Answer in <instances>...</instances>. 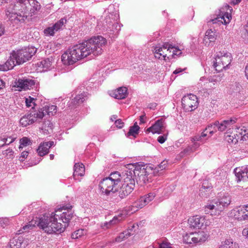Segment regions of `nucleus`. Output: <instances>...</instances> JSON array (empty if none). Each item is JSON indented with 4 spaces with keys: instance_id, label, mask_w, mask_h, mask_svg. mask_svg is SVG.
Listing matches in <instances>:
<instances>
[{
    "instance_id": "4be33fe9",
    "label": "nucleus",
    "mask_w": 248,
    "mask_h": 248,
    "mask_svg": "<svg viewBox=\"0 0 248 248\" xmlns=\"http://www.w3.org/2000/svg\"><path fill=\"white\" fill-rule=\"evenodd\" d=\"M217 35L216 32L211 29L208 30L205 34L203 42L206 46H212L216 40Z\"/></svg>"
},
{
    "instance_id": "bb28decb",
    "label": "nucleus",
    "mask_w": 248,
    "mask_h": 248,
    "mask_svg": "<svg viewBox=\"0 0 248 248\" xmlns=\"http://www.w3.org/2000/svg\"><path fill=\"white\" fill-rule=\"evenodd\" d=\"M127 95V90L125 87H120L115 90L111 94V96L118 99L125 98Z\"/></svg>"
},
{
    "instance_id": "6e6552de",
    "label": "nucleus",
    "mask_w": 248,
    "mask_h": 248,
    "mask_svg": "<svg viewBox=\"0 0 248 248\" xmlns=\"http://www.w3.org/2000/svg\"><path fill=\"white\" fill-rule=\"evenodd\" d=\"M99 187L102 194L108 196L117 191L119 185L106 177L100 182Z\"/></svg>"
},
{
    "instance_id": "bf43d9fd",
    "label": "nucleus",
    "mask_w": 248,
    "mask_h": 248,
    "mask_svg": "<svg viewBox=\"0 0 248 248\" xmlns=\"http://www.w3.org/2000/svg\"><path fill=\"white\" fill-rule=\"evenodd\" d=\"M29 154V152L27 151H24L22 152L21 156L19 157V159L21 161H23L24 159L27 158Z\"/></svg>"
},
{
    "instance_id": "69168bd1",
    "label": "nucleus",
    "mask_w": 248,
    "mask_h": 248,
    "mask_svg": "<svg viewBox=\"0 0 248 248\" xmlns=\"http://www.w3.org/2000/svg\"><path fill=\"white\" fill-rule=\"evenodd\" d=\"M135 225L134 224H132L129 226L128 228L125 231H128L129 232H131V235H133L134 233H133V230L135 228Z\"/></svg>"
},
{
    "instance_id": "680f3d73",
    "label": "nucleus",
    "mask_w": 248,
    "mask_h": 248,
    "mask_svg": "<svg viewBox=\"0 0 248 248\" xmlns=\"http://www.w3.org/2000/svg\"><path fill=\"white\" fill-rule=\"evenodd\" d=\"M166 140H167V137H166V136H165L164 135L159 136L157 138V141L160 143H161V144L163 143L166 141Z\"/></svg>"
},
{
    "instance_id": "864d4df0",
    "label": "nucleus",
    "mask_w": 248,
    "mask_h": 248,
    "mask_svg": "<svg viewBox=\"0 0 248 248\" xmlns=\"http://www.w3.org/2000/svg\"><path fill=\"white\" fill-rule=\"evenodd\" d=\"M167 165L168 161L167 160H163L158 165L157 167L155 168V170H156L157 171H158L159 170H163L167 168Z\"/></svg>"
},
{
    "instance_id": "c9c22d12",
    "label": "nucleus",
    "mask_w": 248,
    "mask_h": 248,
    "mask_svg": "<svg viewBox=\"0 0 248 248\" xmlns=\"http://www.w3.org/2000/svg\"><path fill=\"white\" fill-rule=\"evenodd\" d=\"M205 183H203V185ZM212 187L211 186H205L204 185L202 186V187L200 188V195L202 197H207L209 195L210 192L211 191Z\"/></svg>"
},
{
    "instance_id": "4468645a",
    "label": "nucleus",
    "mask_w": 248,
    "mask_h": 248,
    "mask_svg": "<svg viewBox=\"0 0 248 248\" xmlns=\"http://www.w3.org/2000/svg\"><path fill=\"white\" fill-rule=\"evenodd\" d=\"M171 45L168 43H165L162 47L155 46L154 48L155 56V58L160 59L162 57L165 61H167V56L168 55L166 52H171Z\"/></svg>"
},
{
    "instance_id": "79ce46f5",
    "label": "nucleus",
    "mask_w": 248,
    "mask_h": 248,
    "mask_svg": "<svg viewBox=\"0 0 248 248\" xmlns=\"http://www.w3.org/2000/svg\"><path fill=\"white\" fill-rule=\"evenodd\" d=\"M20 143L19 149H22L23 147L27 146L32 144L31 140L27 137H23L20 140Z\"/></svg>"
},
{
    "instance_id": "3c124183",
    "label": "nucleus",
    "mask_w": 248,
    "mask_h": 248,
    "mask_svg": "<svg viewBox=\"0 0 248 248\" xmlns=\"http://www.w3.org/2000/svg\"><path fill=\"white\" fill-rule=\"evenodd\" d=\"M35 99L34 98L31 97L29 96L28 98H26V104L27 107H32V108H34L36 106V104L35 103Z\"/></svg>"
},
{
    "instance_id": "a19ab883",
    "label": "nucleus",
    "mask_w": 248,
    "mask_h": 248,
    "mask_svg": "<svg viewBox=\"0 0 248 248\" xmlns=\"http://www.w3.org/2000/svg\"><path fill=\"white\" fill-rule=\"evenodd\" d=\"M139 129L140 127L137 125V123H135L134 125L130 127L129 130L127 133V136H135V135L138 133Z\"/></svg>"
},
{
    "instance_id": "e2e57ef3",
    "label": "nucleus",
    "mask_w": 248,
    "mask_h": 248,
    "mask_svg": "<svg viewBox=\"0 0 248 248\" xmlns=\"http://www.w3.org/2000/svg\"><path fill=\"white\" fill-rule=\"evenodd\" d=\"M200 144L196 141H194V143L192 145V147L190 148V150H191L192 152H193L196 149L198 148Z\"/></svg>"
},
{
    "instance_id": "9d476101",
    "label": "nucleus",
    "mask_w": 248,
    "mask_h": 248,
    "mask_svg": "<svg viewBox=\"0 0 248 248\" xmlns=\"http://www.w3.org/2000/svg\"><path fill=\"white\" fill-rule=\"evenodd\" d=\"M182 104L186 111H191L198 107V98L195 95L193 94L185 95L182 99Z\"/></svg>"
},
{
    "instance_id": "ea45409f",
    "label": "nucleus",
    "mask_w": 248,
    "mask_h": 248,
    "mask_svg": "<svg viewBox=\"0 0 248 248\" xmlns=\"http://www.w3.org/2000/svg\"><path fill=\"white\" fill-rule=\"evenodd\" d=\"M87 234V231L84 229H78L74 232L71 235L73 239H78Z\"/></svg>"
},
{
    "instance_id": "ddd939ff",
    "label": "nucleus",
    "mask_w": 248,
    "mask_h": 248,
    "mask_svg": "<svg viewBox=\"0 0 248 248\" xmlns=\"http://www.w3.org/2000/svg\"><path fill=\"white\" fill-rule=\"evenodd\" d=\"M188 224L191 229H201L207 225L205 217L199 216L189 217L188 219Z\"/></svg>"
},
{
    "instance_id": "6ab92c4d",
    "label": "nucleus",
    "mask_w": 248,
    "mask_h": 248,
    "mask_svg": "<svg viewBox=\"0 0 248 248\" xmlns=\"http://www.w3.org/2000/svg\"><path fill=\"white\" fill-rule=\"evenodd\" d=\"M156 194L154 192H150L148 194L140 197L136 202H135V206L138 208H142L155 197Z\"/></svg>"
},
{
    "instance_id": "dca6fc26",
    "label": "nucleus",
    "mask_w": 248,
    "mask_h": 248,
    "mask_svg": "<svg viewBox=\"0 0 248 248\" xmlns=\"http://www.w3.org/2000/svg\"><path fill=\"white\" fill-rule=\"evenodd\" d=\"M232 214L238 220H248V205L236 208L232 210Z\"/></svg>"
},
{
    "instance_id": "f257e3e1",
    "label": "nucleus",
    "mask_w": 248,
    "mask_h": 248,
    "mask_svg": "<svg viewBox=\"0 0 248 248\" xmlns=\"http://www.w3.org/2000/svg\"><path fill=\"white\" fill-rule=\"evenodd\" d=\"M106 44V39L103 37L94 36L69 48L62 55V61L64 64L69 65L92 54L98 56L102 53Z\"/></svg>"
},
{
    "instance_id": "2eb2a0df",
    "label": "nucleus",
    "mask_w": 248,
    "mask_h": 248,
    "mask_svg": "<svg viewBox=\"0 0 248 248\" xmlns=\"http://www.w3.org/2000/svg\"><path fill=\"white\" fill-rule=\"evenodd\" d=\"M135 185L122 182V186L119 192L118 197L115 199V202H119L122 199L126 198L129 195L135 188Z\"/></svg>"
},
{
    "instance_id": "f03ea898",
    "label": "nucleus",
    "mask_w": 248,
    "mask_h": 248,
    "mask_svg": "<svg viewBox=\"0 0 248 248\" xmlns=\"http://www.w3.org/2000/svg\"><path fill=\"white\" fill-rule=\"evenodd\" d=\"M40 8V3L36 0H19L6 6L5 15L13 24H18L31 19Z\"/></svg>"
},
{
    "instance_id": "f704fd0d",
    "label": "nucleus",
    "mask_w": 248,
    "mask_h": 248,
    "mask_svg": "<svg viewBox=\"0 0 248 248\" xmlns=\"http://www.w3.org/2000/svg\"><path fill=\"white\" fill-rule=\"evenodd\" d=\"M234 244L232 238H228L221 242L219 248H233Z\"/></svg>"
},
{
    "instance_id": "09e8293b",
    "label": "nucleus",
    "mask_w": 248,
    "mask_h": 248,
    "mask_svg": "<svg viewBox=\"0 0 248 248\" xmlns=\"http://www.w3.org/2000/svg\"><path fill=\"white\" fill-rule=\"evenodd\" d=\"M56 31L53 26L47 27L44 30V33L46 36H53Z\"/></svg>"
},
{
    "instance_id": "423d86ee",
    "label": "nucleus",
    "mask_w": 248,
    "mask_h": 248,
    "mask_svg": "<svg viewBox=\"0 0 248 248\" xmlns=\"http://www.w3.org/2000/svg\"><path fill=\"white\" fill-rule=\"evenodd\" d=\"M134 174L138 184L142 186L149 181L150 175L152 170L150 167L146 165L133 164Z\"/></svg>"
},
{
    "instance_id": "13d9d810",
    "label": "nucleus",
    "mask_w": 248,
    "mask_h": 248,
    "mask_svg": "<svg viewBox=\"0 0 248 248\" xmlns=\"http://www.w3.org/2000/svg\"><path fill=\"white\" fill-rule=\"evenodd\" d=\"M115 124L116 126L119 128H122L124 125V123L120 119L116 120L115 122Z\"/></svg>"
},
{
    "instance_id": "052dcab7",
    "label": "nucleus",
    "mask_w": 248,
    "mask_h": 248,
    "mask_svg": "<svg viewBox=\"0 0 248 248\" xmlns=\"http://www.w3.org/2000/svg\"><path fill=\"white\" fill-rule=\"evenodd\" d=\"M159 248H171L170 244L167 242H163L159 245Z\"/></svg>"
},
{
    "instance_id": "338daca9",
    "label": "nucleus",
    "mask_w": 248,
    "mask_h": 248,
    "mask_svg": "<svg viewBox=\"0 0 248 248\" xmlns=\"http://www.w3.org/2000/svg\"><path fill=\"white\" fill-rule=\"evenodd\" d=\"M7 139L3 138L0 139V147L3 146L6 142Z\"/></svg>"
},
{
    "instance_id": "c756f323",
    "label": "nucleus",
    "mask_w": 248,
    "mask_h": 248,
    "mask_svg": "<svg viewBox=\"0 0 248 248\" xmlns=\"http://www.w3.org/2000/svg\"><path fill=\"white\" fill-rule=\"evenodd\" d=\"M194 235H195V244L205 242L208 237V234L204 232H194Z\"/></svg>"
},
{
    "instance_id": "39448f33",
    "label": "nucleus",
    "mask_w": 248,
    "mask_h": 248,
    "mask_svg": "<svg viewBox=\"0 0 248 248\" xmlns=\"http://www.w3.org/2000/svg\"><path fill=\"white\" fill-rule=\"evenodd\" d=\"M36 51V48L31 46L13 50L11 53L16 60V63L20 65L30 60L35 54Z\"/></svg>"
},
{
    "instance_id": "a18cd8bd",
    "label": "nucleus",
    "mask_w": 248,
    "mask_h": 248,
    "mask_svg": "<svg viewBox=\"0 0 248 248\" xmlns=\"http://www.w3.org/2000/svg\"><path fill=\"white\" fill-rule=\"evenodd\" d=\"M205 131L207 132H209L210 134L212 135L215 132L217 131V125H215V122L214 123H212L208 125L205 128Z\"/></svg>"
},
{
    "instance_id": "4c0bfd02",
    "label": "nucleus",
    "mask_w": 248,
    "mask_h": 248,
    "mask_svg": "<svg viewBox=\"0 0 248 248\" xmlns=\"http://www.w3.org/2000/svg\"><path fill=\"white\" fill-rule=\"evenodd\" d=\"M131 235V232H129L128 231H124V232L121 233L118 236L116 237L115 239V242H121V241L124 240V239L127 238L128 237Z\"/></svg>"
},
{
    "instance_id": "20e7f679",
    "label": "nucleus",
    "mask_w": 248,
    "mask_h": 248,
    "mask_svg": "<svg viewBox=\"0 0 248 248\" xmlns=\"http://www.w3.org/2000/svg\"><path fill=\"white\" fill-rule=\"evenodd\" d=\"M231 202V198L228 193H224L220 196L218 201L214 204H207L205 206L206 214H210L211 216H217L227 207Z\"/></svg>"
},
{
    "instance_id": "c85d7f7f",
    "label": "nucleus",
    "mask_w": 248,
    "mask_h": 248,
    "mask_svg": "<svg viewBox=\"0 0 248 248\" xmlns=\"http://www.w3.org/2000/svg\"><path fill=\"white\" fill-rule=\"evenodd\" d=\"M74 171L73 173V176L75 177L76 176H82L84 174L85 168L83 164H79L78 163H75L74 167Z\"/></svg>"
},
{
    "instance_id": "4d7b16f0",
    "label": "nucleus",
    "mask_w": 248,
    "mask_h": 248,
    "mask_svg": "<svg viewBox=\"0 0 248 248\" xmlns=\"http://www.w3.org/2000/svg\"><path fill=\"white\" fill-rule=\"evenodd\" d=\"M209 22H212L213 24H223V20H222L221 19H220V16H218L216 18H215L214 19H211Z\"/></svg>"
},
{
    "instance_id": "7ed1b4c3",
    "label": "nucleus",
    "mask_w": 248,
    "mask_h": 248,
    "mask_svg": "<svg viewBox=\"0 0 248 248\" xmlns=\"http://www.w3.org/2000/svg\"><path fill=\"white\" fill-rule=\"evenodd\" d=\"M66 209V211L63 212L60 217V220L62 221L63 224L58 222L57 217H59V215L52 212L49 216H42L39 220L38 225L47 233L63 232L73 217L72 210L67 207Z\"/></svg>"
},
{
    "instance_id": "58836bf2",
    "label": "nucleus",
    "mask_w": 248,
    "mask_h": 248,
    "mask_svg": "<svg viewBox=\"0 0 248 248\" xmlns=\"http://www.w3.org/2000/svg\"><path fill=\"white\" fill-rule=\"evenodd\" d=\"M131 235V232H129L128 231H124V232L121 233L118 236L116 237L115 239V242H121V241L124 240V239L127 238L128 237Z\"/></svg>"
},
{
    "instance_id": "5701e85b",
    "label": "nucleus",
    "mask_w": 248,
    "mask_h": 248,
    "mask_svg": "<svg viewBox=\"0 0 248 248\" xmlns=\"http://www.w3.org/2000/svg\"><path fill=\"white\" fill-rule=\"evenodd\" d=\"M235 123V120L231 118L229 120L222 121L220 122L218 121H215V125H217V130L222 132L227 128L230 127L232 124Z\"/></svg>"
},
{
    "instance_id": "a211bd4d",
    "label": "nucleus",
    "mask_w": 248,
    "mask_h": 248,
    "mask_svg": "<svg viewBox=\"0 0 248 248\" xmlns=\"http://www.w3.org/2000/svg\"><path fill=\"white\" fill-rule=\"evenodd\" d=\"M233 171L237 182L241 181H246L248 180V165L246 167L236 168Z\"/></svg>"
},
{
    "instance_id": "0eeeda50",
    "label": "nucleus",
    "mask_w": 248,
    "mask_h": 248,
    "mask_svg": "<svg viewBox=\"0 0 248 248\" xmlns=\"http://www.w3.org/2000/svg\"><path fill=\"white\" fill-rule=\"evenodd\" d=\"M232 60L230 53L219 52L216 58L214 66L216 70L218 72L225 69L230 65Z\"/></svg>"
},
{
    "instance_id": "de8ad7c7",
    "label": "nucleus",
    "mask_w": 248,
    "mask_h": 248,
    "mask_svg": "<svg viewBox=\"0 0 248 248\" xmlns=\"http://www.w3.org/2000/svg\"><path fill=\"white\" fill-rule=\"evenodd\" d=\"M220 19L223 20V24L226 25L230 22L232 19V16L230 13L225 12L223 15L220 16Z\"/></svg>"
},
{
    "instance_id": "37998d69",
    "label": "nucleus",
    "mask_w": 248,
    "mask_h": 248,
    "mask_svg": "<svg viewBox=\"0 0 248 248\" xmlns=\"http://www.w3.org/2000/svg\"><path fill=\"white\" fill-rule=\"evenodd\" d=\"M118 218L117 217H114L109 222H105L101 226L103 229H107L109 228L111 225L115 224L119 222Z\"/></svg>"
},
{
    "instance_id": "cd10ccee",
    "label": "nucleus",
    "mask_w": 248,
    "mask_h": 248,
    "mask_svg": "<svg viewBox=\"0 0 248 248\" xmlns=\"http://www.w3.org/2000/svg\"><path fill=\"white\" fill-rule=\"evenodd\" d=\"M23 243V238L18 237H14L10 240L8 246V248H21Z\"/></svg>"
},
{
    "instance_id": "e433bc0d",
    "label": "nucleus",
    "mask_w": 248,
    "mask_h": 248,
    "mask_svg": "<svg viewBox=\"0 0 248 248\" xmlns=\"http://www.w3.org/2000/svg\"><path fill=\"white\" fill-rule=\"evenodd\" d=\"M194 232L189 234H186L184 236L183 240L184 243L187 244H195Z\"/></svg>"
},
{
    "instance_id": "603ef678",
    "label": "nucleus",
    "mask_w": 248,
    "mask_h": 248,
    "mask_svg": "<svg viewBox=\"0 0 248 248\" xmlns=\"http://www.w3.org/2000/svg\"><path fill=\"white\" fill-rule=\"evenodd\" d=\"M14 151L12 149L9 148L2 152V155L7 157V158H12L13 157Z\"/></svg>"
},
{
    "instance_id": "a878e982",
    "label": "nucleus",
    "mask_w": 248,
    "mask_h": 248,
    "mask_svg": "<svg viewBox=\"0 0 248 248\" xmlns=\"http://www.w3.org/2000/svg\"><path fill=\"white\" fill-rule=\"evenodd\" d=\"M230 93L236 97H239L244 94V89L239 83L236 82L232 85Z\"/></svg>"
},
{
    "instance_id": "5fc2aeb1",
    "label": "nucleus",
    "mask_w": 248,
    "mask_h": 248,
    "mask_svg": "<svg viewBox=\"0 0 248 248\" xmlns=\"http://www.w3.org/2000/svg\"><path fill=\"white\" fill-rule=\"evenodd\" d=\"M51 126L52 124L49 121L47 120L43 123L42 129L48 130V128H50V129H51Z\"/></svg>"
},
{
    "instance_id": "473e14b6",
    "label": "nucleus",
    "mask_w": 248,
    "mask_h": 248,
    "mask_svg": "<svg viewBox=\"0 0 248 248\" xmlns=\"http://www.w3.org/2000/svg\"><path fill=\"white\" fill-rule=\"evenodd\" d=\"M107 178L110 179L111 181L115 182L117 185H119L122 180V175L119 172L115 171L111 173L109 177Z\"/></svg>"
},
{
    "instance_id": "774afa93",
    "label": "nucleus",
    "mask_w": 248,
    "mask_h": 248,
    "mask_svg": "<svg viewBox=\"0 0 248 248\" xmlns=\"http://www.w3.org/2000/svg\"><path fill=\"white\" fill-rule=\"evenodd\" d=\"M202 137L201 135H197V136H195L193 138V141H201V140H202Z\"/></svg>"
},
{
    "instance_id": "b1692460",
    "label": "nucleus",
    "mask_w": 248,
    "mask_h": 248,
    "mask_svg": "<svg viewBox=\"0 0 248 248\" xmlns=\"http://www.w3.org/2000/svg\"><path fill=\"white\" fill-rule=\"evenodd\" d=\"M87 99V94L86 93H83L78 94L73 99L70 104V107L71 108H76L81 104Z\"/></svg>"
},
{
    "instance_id": "412c9836",
    "label": "nucleus",
    "mask_w": 248,
    "mask_h": 248,
    "mask_svg": "<svg viewBox=\"0 0 248 248\" xmlns=\"http://www.w3.org/2000/svg\"><path fill=\"white\" fill-rule=\"evenodd\" d=\"M164 122L162 119L157 120L154 124L147 129L146 131L152 132L153 134H160L164 127Z\"/></svg>"
},
{
    "instance_id": "72a5a7b5",
    "label": "nucleus",
    "mask_w": 248,
    "mask_h": 248,
    "mask_svg": "<svg viewBox=\"0 0 248 248\" xmlns=\"http://www.w3.org/2000/svg\"><path fill=\"white\" fill-rule=\"evenodd\" d=\"M223 75L219 74L214 75L209 78V81L210 82L213 83L214 85L217 86L219 85L223 80Z\"/></svg>"
},
{
    "instance_id": "8fccbe9b",
    "label": "nucleus",
    "mask_w": 248,
    "mask_h": 248,
    "mask_svg": "<svg viewBox=\"0 0 248 248\" xmlns=\"http://www.w3.org/2000/svg\"><path fill=\"white\" fill-rule=\"evenodd\" d=\"M172 54L168 56V59L173 58L174 55L179 56L181 54V50L171 45V48Z\"/></svg>"
},
{
    "instance_id": "6e6d98bb",
    "label": "nucleus",
    "mask_w": 248,
    "mask_h": 248,
    "mask_svg": "<svg viewBox=\"0 0 248 248\" xmlns=\"http://www.w3.org/2000/svg\"><path fill=\"white\" fill-rule=\"evenodd\" d=\"M9 223V219L7 218H0V226L4 228Z\"/></svg>"
},
{
    "instance_id": "f8f14e48",
    "label": "nucleus",
    "mask_w": 248,
    "mask_h": 248,
    "mask_svg": "<svg viewBox=\"0 0 248 248\" xmlns=\"http://www.w3.org/2000/svg\"><path fill=\"white\" fill-rule=\"evenodd\" d=\"M134 166L133 164H129L127 165L124 172L122 174V182L128 183L135 185V176L133 170Z\"/></svg>"
},
{
    "instance_id": "2f4dec72",
    "label": "nucleus",
    "mask_w": 248,
    "mask_h": 248,
    "mask_svg": "<svg viewBox=\"0 0 248 248\" xmlns=\"http://www.w3.org/2000/svg\"><path fill=\"white\" fill-rule=\"evenodd\" d=\"M42 217L37 218L36 220H31V221L29 222L28 224L23 226V229L24 232H29L30 230L33 229V228L35 227L36 225L42 229V228L38 225L39 220Z\"/></svg>"
},
{
    "instance_id": "aec40b11",
    "label": "nucleus",
    "mask_w": 248,
    "mask_h": 248,
    "mask_svg": "<svg viewBox=\"0 0 248 248\" xmlns=\"http://www.w3.org/2000/svg\"><path fill=\"white\" fill-rule=\"evenodd\" d=\"M54 143L53 141L44 142L41 143L37 149V152L40 156H43L49 152V149L53 146Z\"/></svg>"
},
{
    "instance_id": "49530a36",
    "label": "nucleus",
    "mask_w": 248,
    "mask_h": 248,
    "mask_svg": "<svg viewBox=\"0 0 248 248\" xmlns=\"http://www.w3.org/2000/svg\"><path fill=\"white\" fill-rule=\"evenodd\" d=\"M66 22V20L64 18H61L54 25H53V27L55 28V31H59L64 24Z\"/></svg>"
},
{
    "instance_id": "9b49d317",
    "label": "nucleus",
    "mask_w": 248,
    "mask_h": 248,
    "mask_svg": "<svg viewBox=\"0 0 248 248\" xmlns=\"http://www.w3.org/2000/svg\"><path fill=\"white\" fill-rule=\"evenodd\" d=\"M229 139L228 141L229 142L236 143L238 140L246 141L248 139V128L243 127L242 128H239L236 131V133L233 135L228 136Z\"/></svg>"
},
{
    "instance_id": "7c9ffc66",
    "label": "nucleus",
    "mask_w": 248,
    "mask_h": 248,
    "mask_svg": "<svg viewBox=\"0 0 248 248\" xmlns=\"http://www.w3.org/2000/svg\"><path fill=\"white\" fill-rule=\"evenodd\" d=\"M38 111H44V115L45 114L48 115H53L57 112V106L55 105L46 106Z\"/></svg>"
},
{
    "instance_id": "0e129e2a",
    "label": "nucleus",
    "mask_w": 248,
    "mask_h": 248,
    "mask_svg": "<svg viewBox=\"0 0 248 248\" xmlns=\"http://www.w3.org/2000/svg\"><path fill=\"white\" fill-rule=\"evenodd\" d=\"M146 119V117L145 114H144L142 115H141L140 117V124L145 123V119Z\"/></svg>"
},
{
    "instance_id": "c03bdc74",
    "label": "nucleus",
    "mask_w": 248,
    "mask_h": 248,
    "mask_svg": "<svg viewBox=\"0 0 248 248\" xmlns=\"http://www.w3.org/2000/svg\"><path fill=\"white\" fill-rule=\"evenodd\" d=\"M42 65V68L46 69V70L49 69L52 65L51 59L50 58L46 59L40 62V66Z\"/></svg>"
},
{
    "instance_id": "f3484780",
    "label": "nucleus",
    "mask_w": 248,
    "mask_h": 248,
    "mask_svg": "<svg viewBox=\"0 0 248 248\" xmlns=\"http://www.w3.org/2000/svg\"><path fill=\"white\" fill-rule=\"evenodd\" d=\"M34 80L30 78L19 79L16 82L15 86L19 88V91L29 90L35 85Z\"/></svg>"
},
{
    "instance_id": "393cba45",
    "label": "nucleus",
    "mask_w": 248,
    "mask_h": 248,
    "mask_svg": "<svg viewBox=\"0 0 248 248\" xmlns=\"http://www.w3.org/2000/svg\"><path fill=\"white\" fill-rule=\"evenodd\" d=\"M17 63L12 53L7 61L2 64H0V71H6L13 69Z\"/></svg>"
},
{
    "instance_id": "1a4fd4ad",
    "label": "nucleus",
    "mask_w": 248,
    "mask_h": 248,
    "mask_svg": "<svg viewBox=\"0 0 248 248\" xmlns=\"http://www.w3.org/2000/svg\"><path fill=\"white\" fill-rule=\"evenodd\" d=\"M44 116V111H34L23 116L20 120V124L23 126H27L35 122L42 120Z\"/></svg>"
}]
</instances>
